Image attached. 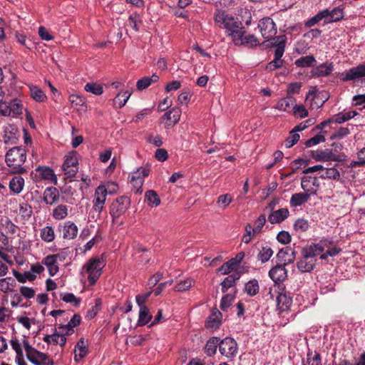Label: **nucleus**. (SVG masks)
Listing matches in <instances>:
<instances>
[{
	"mask_svg": "<svg viewBox=\"0 0 365 365\" xmlns=\"http://www.w3.org/2000/svg\"><path fill=\"white\" fill-rule=\"evenodd\" d=\"M235 263L236 262L235 259L229 260L220 267L219 272H220L222 274H229L234 269V265Z\"/></svg>",
	"mask_w": 365,
	"mask_h": 365,
	"instance_id": "obj_64",
	"label": "nucleus"
},
{
	"mask_svg": "<svg viewBox=\"0 0 365 365\" xmlns=\"http://www.w3.org/2000/svg\"><path fill=\"white\" fill-rule=\"evenodd\" d=\"M181 110L178 108H173L163 115V119L165 120V127L170 128L175 125L180 118Z\"/></svg>",
	"mask_w": 365,
	"mask_h": 365,
	"instance_id": "obj_21",
	"label": "nucleus"
},
{
	"mask_svg": "<svg viewBox=\"0 0 365 365\" xmlns=\"http://www.w3.org/2000/svg\"><path fill=\"white\" fill-rule=\"evenodd\" d=\"M41 237L46 242H51L55 239L54 230L51 226H46L41 230Z\"/></svg>",
	"mask_w": 365,
	"mask_h": 365,
	"instance_id": "obj_49",
	"label": "nucleus"
},
{
	"mask_svg": "<svg viewBox=\"0 0 365 365\" xmlns=\"http://www.w3.org/2000/svg\"><path fill=\"white\" fill-rule=\"evenodd\" d=\"M215 21L218 26L225 29L227 36L231 37L234 43H242L240 34L244 29L242 23L233 16L222 10H218L215 14Z\"/></svg>",
	"mask_w": 365,
	"mask_h": 365,
	"instance_id": "obj_1",
	"label": "nucleus"
},
{
	"mask_svg": "<svg viewBox=\"0 0 365 365\" xmlns=\"http://www.w3.org/2000/svg\"><path fill=\"white\" fill-rule=\"evenodd\" d=\"M32 213V207L29 204L25 202L20 204L19 214L24 220H28L31 217Z\"/></svg>",
	"mask_w": 365,
	"mask_h": 365,
	"instance_id": "obj_57",
	"label": "nucleus"
},
{
	"mask_svg": "<svg viewBox=\"0 0 365 365\" xmlns=\"http://www.w3.org/2000/svg\"><path fill=\"white\" fill-rule=\"evenodd\" d=\"M145 198L150 206L157 207L160 204V199L158 193L153 190H150L145 192Z\"/></svg>",
	"mask_w": 365,
	"mask_h": 365,
	"instance_id": "obj_45",
	"label": "nucleus"
},
{
	"mask_svg": "<svg viewBox=\"0 0 365 365\" xmlns=\"http://www.w3.org/2000/svg\"><path fill=\"white\" fill-rule=\"evenodd\" d=\"M232 202V197L231 195L227 193L220 195L216 201V205L220 209H226L230 203Z\"/></svg>",
	"mask_w": 365,
	"mask_h": 365,
	"instance_id": "obj_51",
	"label": "nucleus"
},
{
	"mask_svg": "<svg viewBox=\"0 0 365 365\" xmlns=\"http://www.w3.org/2000/svg\"><path fill=\"white\" fill-rule=\"evenodd\" d=\"M269 277L276 284H282L287 277V271L285 269V265L277 264L272 267L269 272Z\"/></svg>",
	"mask_w": 365,
	"mask_h": 365,
	"instance_id": "obj_17",
	"label": "nucleus"
},
{
	"mask_svg": "<svg viewBox=\"0 0 365 365\" xmlns=\"http://www.w3.org/2000/svg\"><path fill=\"white\" fill-rule=\"evenodd\" d=\"M324 171L319 176L322 179L339 180L340 178L339 172L334 168H324Z\"/></svg>",
	"mask_w": 365,
	"mask_h": 365,
	"instance_id": "obj_55",
	"label": "nucleus"
},
{
	"mask_svg": "<svg viewBox=\"0 0 365 365\" xmlns=\"http://www.w3.org/2000/svg\"><path fill=\"white\" fill-rule=\"evenodd\" d=\"M333 63H324L316 68L315 73L317 76H327L333 71Z\"/></svg>",
	"mask_w": 365,
	"mask_h": 365,
	"instance_id": "obj_42",
	"label": "nucleus"
},
{
	"mask_svg": "<svg viewBox=\"0 0 365 365\" xmlns=\"http://www.w3.org/2000/svg\"><path fill=\"white\" fill-rule=\"evenodd\" d=\"M272 299L276 297L277 309L279 312H288L292 304V297L283 284H273L269 289Z\"/></svg>",
	"mask_w": 365,
	"mask_h": 365,
	"instance_id": "obj_2",
	"label": "nucleus"
},
{
	"mask_svg": "<svg viewBox=\"0 0 365 365\" xmlns=\"http://www.w3.org/2000/svg\"><path fill=\"white\" fill-rule=\"evenodd\" d=\"M43 341L47 344H58L63 346L66 343V337L63 334L54 333L51 335H46L43 337Z\"/></svg>",
	"mask_w": 365,
	"mask_h": 365,
	"instance_id": "obj_33",
	"label": "nucleus"
},
{
	"mask_svg": "<svg viewBox=\"0 0 365 365\" xmlns=\"http://www.w3.org/2000/svg\"><path fill=\"white\" fill-rule=\"evenodd\" d=\"M296 100L292 96H287L280 99L275 106V108L287 113H292Z\"/></svg>",
	"mask_w": 365,
	"mask_h": 365,
	"instance_id": "obj_27",
	"label": "nucleus"
},
{
	"mask_svg": "<svg viewBox=\"0 0 365 365\" xmlns=\"http://www.w3.org/2000/svg\"><path fill=\"white\" fill-rule=\"evenodd\" d=\"M195 283V280L191 278H187L185 280L178 282L174 287L175 292H185L188 290Z\"/></svg>",
	"mask_w": 365,
	"mask_h": 365,
	"instance_id": "obj_52",
	"label": "nucleus"
},
{
	"mask_svg": "<svg viewBox=\"0 0 365 365\" xmlns=\"http://www.w3.org/2000/svg\"><path fill=\"white\" fill-rule=\"evenodd\" d=\"M26 357L34 365H53V361L47 354L32 347L29 341H23Z\"/></svg>",
	"mask_w": 365,
	"mask_h": 365,
	"instance_id": "obj_6",
	"label": "nucleus"
},
{
	"mask_svg": "<svg viewBox=\"0 0 365 365\" xmlns=\"http://www.w3.org/2000/svg\"><path fill=\"white\" fill-rule=\"evenodd\" d=\"M273 253L274 252L269 246H263L257 255V259L262 263H265L269 260Z\"/></svg>",
	"mask_w": 365,
	"mask_h": 365,
	"instance_id": "obj_44",
	"label": "nucleus"
},
{
	"mask_svg": "<svg viewBox=\"0 0 365 365\" xmlns=\"http://www.w3.org/2000/svg\"><path fill=\"white\" fill-rule=\"evenodd\" d=\"M58 230L62 233V237L65 240L74 239L78 232L77 225L71 221H66L58 225Z\"/></svg>",
	"mask_w": 365,
	"mask_h": 365,
	"instance_id": "obj_15",
	"label": "nucleus"
},
{
	"mask_svg": "<svg viewBox=\"0 0 365 365\" xmlns=\"http://www.w3.org/2000/svg\"><path fill=\"white\" fill-rule=\"evenodd\" d=\"M107 195L108 190L104 185H99L96 187L92 200V212L96 213V221L100 218L101 212L105 207Z\"/></svg>",
	"mask_w": 365,
	"mask_h": 365,
	"instance_id": "obj_7",
	"label": "nucleus"
},
{
	"mask_svg": "<svg viewBox=\"0 0 365 365\" xmlns=\"http://www.w3.org/2000/svg\"><path fill=\"white\" fill-rule=\"evenodd\" d=\"M266 222V217L264 215H261L255 222V226L253 227L251 226V231L252 232V235H256L262 231L263 226L264 225Z\"/></svg>",
	"mask_w": 365,
	"mask_h": 365,
	"instance_id": "obj_59",
	"label": "nucleus"
},
{
	"mask_svg": "<svg viewBox=\"0 0 365 365\" xmlns=\"http://www.w3.org/2000/svg\"><path fill=\"white\" fill-rule=\"evenodd\" d=\"M23 106L19 99H14L10 103L4 102L0 103V113L3 117L20 115L22 113Z\"/></svg>",
	"mask_w": 365,
	"mask_h": 365,
	"instance_id": "obj_11",
	"label": "nucleus"
},
{
	"mask_svg": "<svg viewBox=\"0 0 365 365\" xmlns=\"http://www.w3.org/2000/svg\"><path fill=\"white\" fill-rule=\"evenodd\" d=\"M158 80L159 76L154 73L151 76H145L139 79L136 83V87L138 90L143 91Z\"/></svg>",
	"mask_w": 365,
	"mask_h": 365,
	"instance_id": "obj_32",
	"label": "nucleus"
},
{
	"mask_svg": "<svg viewBox=\"0 0 365 365\" xmlns=\"http://www.w3.org/2000/svg\"><path fill=\"white\" fill-rule=\"evenodd\" d=\"M234 299H235V297L232 294H227L224 295L220 301V309L224 312L227 311V309L232 305V304L234 301Z\"/></svg>",
	"mask_w": 365,
	"mask_h": 365,
	"instance_id": "obj_58",
	"label": "nucleus"
},
{
	"mask_svg": "<svg viewBox=\"0 0 365 365\" xmlns=\"http://www.w3.org/2000/svg\"><path fill=\"white\" fill-rule=\"evenodd\" d=\"M358 115L355 110L348 111L346 113H339L331 118L332 122L341 124L343 123Z\"/></svg>",
	"mask_w": 365,
	"mask_h": 365,
	"instance_id": "obj_37",
	"label": "nucleus"
},
{
	"mask_svg": "<svg viewBox=\"0 0 365 365\" xmlns=\"http://www.w3.org/2000/svg\"><path fill=\"white\" fill-rule=\"evenodd\" d=\"M219 351L222 356L227 358L232 357L237 352V344L234 339L230 337H226L222 340L220 339Z\"/></svg>",
	"mask_w": 365,
	"mask_h": 365,
	"instance_id": "obj_13",
	"label": "nucleus"
},
{
	"mask_svg": "<svg viewBox=\"0 0 365 365\" xmlns=\"http://www.w3.org/2000/svg\"><path fill=\"white\" fill-rule=\"evenodd\" d=\"M130 96L131 92L129 91H124L120 92L113 99V103L115 106L121 108L125 105Z\"/></svg>",
	"mask_w": 365,
	"mask_h": 365,
	"instance_id": "obj_41",
	"label": "nucleus"
},
{
	"mask_svg": "<svg viewBox=\"0 0 365 365\" xmlns=\"http://www.w3.org/2000/svg\"><path fill=\"white\" fill-rule=\"evenodd\" d=\"M74 361L79 362L88 354V344L84 338H81L75 346Z\"/></svg>",
	"mask_w": 365,
	"mask_h": 365,
	"instance_id": "obj_23",
	"label": "nucleus"
},
{
	"mask_svg": "<svg viewBox=\"0 0 365 365\" xmlns=\"http://www.w3.org/2000/svg\"><path fill=\"white\" fill-rule=\"evenodd\" d=\"M326 11H320L318 12L316 15H314L313 17L309 19L307 21L304 22V26L307 28H311L316 25L317 23H319L322 20H325L326 17Z\"/></svg>",
	"mask_w": 365,
	"mask_h": 365,
	"instance_id": "obj_50",
	"label": "nucleus"
},
{
	"mask_svg": "<svg viewBox=\"0 0 365 365\" xmlns=\"http://www.w3.org/2000/svg\"><path fill=\"white\" fill-rule=\"evenodd\" d=\"M30 96L36 102L42 103L47 100V96L39 87L30 85L29 86Z\"/></svg>",
	"mask_w": 365,
	"mask_h": 365,
	"instance_id": "obj_31",
	"label": "nucleus"
},
{
	"mask_svg": "<svg viewBox=\"0 0 365 365\" xmlns=\"http://www.w3.org/2000/svg\"><path fill=\"white\" fill-rule=\"evenodd\" d=\"M68 207L65 205H59L53 210V217L61 220L68 216Z\"/></svg>",
	"mask_w": 365,
	"mask_h": 365,
	"instance_id": "obj_47",
	"label": "nucleus"
},
{
	"mask_svg": "<svg viewBox=\"0 0 365 365\" xmlns=\"http://www.w3.org/2000/svg\"><path fill=\"white\" fill-rule=\"evenodd\" d=\"M36 170L42 179L48 180L53 184L57 183V178L51 168L46 166H40Z\"/></svg>",
	"mask_w": 365,
	"mask_h": 365,
	"instance_id": "obj_29",
	"label": "nucleus"
},
{
	"mask_svg": "<svg viewBox=\"0 0 365 365\" xmlns=\"http://www.w3.org/2000/svg\"><path fill=\"white\" fill-rule=\"evenodd\" d=\"M294 230L297 233H302L309 228V222L304 218H298L293 225Z\"/></svg>",
	"mask_w": 365,
	"mask_h": 365,
	"instance_id": "obj_46",
	"label": "nucleus"
},
{
	"mask_svg": "<svg viewBox=\"0 0 365 365\" xmlns=\"http://www.w3.org/2000/svg\"><path fill=\"white\" fill-rule=\"evenodd\" d=\"M59 199V192L54 187H47L43 192V201L46 205H51Z\"/></svg>",
	"mask_w": 365,
	"mask_h": 365,
	"instance_id": "obj_28",
	"label": "nucleus"
},
{
	"mask_svg": "<svg viewBox=\"0 0 365 365\" xmlns=\"http://www.w3.org/2000/svg\"><path fill=\"white\" fill-rule=\"evenodd\" d=\"M26 159V150L21 147L11 148L6 155V165L9 167L10 171L14 173H21L26 171L23 167Z\"/></svg>",
	"mask_w": 365,
	"mask_h": 365,
	"instance_id": "obj_3",
	"label": "nucleus"
},
{
	"mask_svg": "<svg viewBox=\"0 0 365 365\" xmlns=\"http://www.w3.org/2000/svg\"><path fill=\"white\" fill-rule=\"evenodd\" d=\"M245 31L243 29L242 31V34H240V38L242 41V43H235L236 46H240V45H250V46H257L259 42L257 39V38L252 34H249L247 36H245Z\"/></svg>",
	"mask_w": 365,
	"mask_h": 365,
	"instance_id": "obj_43",
	"label": "nucleus"
},
{
	"mask_svg": "<svg viewBox=\"0 0 365 365\" xmlns=\"http://www.w3.org/2000/svg\"><path fill=\"white\" fill-rule=\"evenodd\" d=\"M245 292L250 297L255 296L259 291L258 281L255 279L250 280L245 284Z\"/></svg>",
	"mask_w": 365,
	"mask_h": 365,
	"instance_id": "obj_38",
	"label": "nucleus"
},
{
	"mask_svg": "<svg viewBox=\"0 0 365 365\" xmlns=\"http://www.w3.org/2000/svg\"><path fill=\"white\" fill-rule=\"evenodd\" d=\"M258 28L265 41L272 39L276 40L274 36L277 32V29L272 19L266 17L261 19L259 21Z\"/></svg>",
	"mask_w": 365,
	"mask_h": 365,
	"instance_id": "obj_9",
	"label": "nucleus"
},
{
	"mask_svg": "<svg viewBox=\"0 0 365 365\" xmlns=\"http://www.w3.org/2000/svg\"><path fill=\"white\" fill-rule=\"evenodd\" d=\"M307 247L302 250V258L297 262L298 269L302 272H309L314 269L317 259Z\"/></svg>",
	"mask_w": 365,
	"mask_h": 365,
	"instance_id": "obj_10",
	"label": "nucleus"
},
{
	"mask_svg": "<svg viewBox=\"0 0 365 365\" xmlns=\"http://www.w3.org/2000/svg\"><path fill=\"white\" fill-rule=\"evenodd\" d=\"M62 170L64 173L65 178L70 179L71 181V179L78 171V160L76 152H71L65 156Z\"/></svg>",
	"mask_w": 365,
	"mask_h": 365,
	"instance_id": "obj_8",
	"label": "nucleus"
},
{
	"mask_svg": "<svg viewBox=\"0 0 365 365\" xmlns=\"http://www.w3.org/2000/svg\"><path fill=\"white\" fill-rule=\"evenodd\" d=\"M13 274L19 282L25 283L27 281L33 282L36 279V276L30 271L20 273L16 270L13 271Z\"/></svg>",
	"mask_w": 365,
	"mask_h": 365,
	"instance_id": "obj_40",
	"label": "nucleus"
},
{
	"mask_svg": "<svg viewBox=\"0 0 365 365\" xmlns=\"http://www.w3.org/2000/svg\"><path fill=\"white\" fill-rule=\"evenodd\" d=\"M220 346V338L212 337L206 343L205 346V353L209 356H213L216 351L217 347Z\"/></svg>",
	"mask_w": 365,
	"mask_h": 365,
	"instance_id": "obj_35",
	"label": "nucleus"
},
{
	"mask_svg": "<svg viewBox=\"0 0 365 365\" xmlns=\"http://www.w3.org/2000/svg\"><path fill=\"white\" fill-rule=\"evenodd\" d=\"M289 215L287 208H281L272 212L268 216V220L271 224H279L285 220Z\"/></svg>",
	"mask_w": 365,
	"mask_h": 365,
	"instance_id": "obj_25",
	"label": "nucleus"
},
{
	"mask_svg": "<svg viewBox=\"0 0 365 365\" xmlns=\"http://www.w3.org/2000/svg\"><path fill=\"white\" fill-rule=\"evenodd\" d=\"M15 282L11 277H6L0 279V291L7 293L12 290L14 287Z\"/></svg>",
	"mask_w": 365,
	"mask_h": 365,
	"instance_id": "obj_53",
	"label": "nucleus"
},
{
	"mask_svg": "<svg viewBox=\"0 0 365 365\" xmlns=\"http://www.w3.org/2000/svg\"><path fill=\"white\" fill-rule=\"evenodd\" d=\"M277 258L282 265L290 264L295 259V251L291 247H286L278 252L277 254Z\"/></svg>",
	"mask_w": 365,
	"mask_h": 365,
	"instance_id": "obj_20",
	"label": "nucleus"
},
{
	"mask_svg": "<svg viewBox=\"0 0 365 365\" xmlns=\"http://www.w3.org/2000/svg\"><path fill=\"white\" fill-rule=\"evenodd\" d=\"M86 91L91 93L94 95L99 96L103 92V86L97 83H87L84 87Z\"/></svg>",
	"mask_w": 365,
	"mask_h": 365,
	"instance_id": "obj_54",
	"label": "nucleus"
},
{
	"mask_svg": "<svg viewBox=\"0 0 365 365\" xmlns=\"http://www.w3.org/2000/svg\"><path fill=\"white\" fill-rule=\"evenodd\" d=\"M150 171V169L149 167L144 166L137 168L135 171L132 173L130 182L136 192H138L141 189L144 179L145 177L148 176Z\"/></svg>",
	"mask_w": 365,
	"mask_h": 365,
	"instance_id": "obj_12",
	"label": "nucleus"
},
{
	"mask_svg": "<svg viewBox=\"0 0 365 365\" xmlns=\"http://www.w3.org/2000/svg\"><path fill=\"white\" fill-rule=\"evenodd\" d=\"M140 254L139 261L142 264H147L150 261L148 250L142 245H138L135 248V255Z\"/></svg>",
	"mask_w": 365,
	"mask_h": 365,
	"instance_id": "obj_56",
	"label": "nucleus"
},
{
	"mask_svg": "<svg viewBox=\"0 0 365 365\" xmlns=\"http://www.w3.org/2000/svg\"><path fill=\"white\" fill-rule=\"evenodd\" d=\"M308 195L304 192H297L292 195L289 200V205L291 207H297L302 206L303 204L308 202L309 200Z\"/></svg>",
	"mask_w": 365,
	"mask_h": 365,
	"instance_id": "obj_30",
	"label": "nucleus"
},
{
	"mask_svg": "<svg viewBox=\"0 0 365 365\" xmlns=\"http://www.w3.org/2000/svg\"><path fill=\"white\" fill-rule=\"evenodd\" d=\"M152 319V315L150 313L148 307H140L139 310V316L138 324L139 326H144L148 324Z\"/></svg>",
	"mask_w": 365,
	"mask_h": 365,
	"instance_id": "obj_39",
	"label": "nucleus"
},
{
	"mask_svg": "<svg viewBox=\"0 0 365 365\" xmlns=\"http://www.w3.org/2000/svg\"><path fill=\"white\" fill-rule=\"evenodd\" d=\"M326 11V17L324 24H328L333 22H337L343 19L344 16V7L337 6L334 8L332 10L324 9Z\"/></svg>",
	"mask_w": 365,
	"mask_h": 365,
	"instance_id": "obj_19",
	"label": "nucleus"
},
{
	"mask_svg": "<svg viewBox=\"0 0 365 365\" xmlns=\"http://www.w3.org/2000/svg\"><path fill=\"white\" fill-rule=\"evenodd\" d=\"M129 21L131 26L135 31H139L140 26L142 24V20L139 14H133L129 16Z\"/></svg>",
	"mask_w": 365,
	"mask_h": 365,
	"instance_id": "obj_63",
	"label": "nucleus"
},
{
	"mask_svg": "<svg viewBox=\"0 0 365 365\" xmlns=\"http://www.w3.org/2000/svg\"><path fill=\"white\" fill-rule=\"evenodd\" d=\"M333 243L332 240L323 237L317 243H312L306 247L315 256L322 253L326 249L329 248Z\"/></svg>",
	"mask_w": 365,
	"mask_h": 365,
	"instance_id": "obj_18",
	"label": "nucleus"
},
{
	"mask_svg": "<svg viewBox=\"0 0 365 365\" xmlns=\"http://www.w3.org/2000/svg\"><path fill=\"white\" fill-rule=\"evenodd\" d=\"M222 322V314L217 309H213L211 314L206 321V327L207 329L215 330L218 329Z\"/></svg>",
	"mask_w": 365,
	"mask_h": 365,
	"instance_id": "obj_22",
	"label": "nucleus"
},
{
	"mask_svg": "<svg viewBox=\"0 0 365 365\" xmlns=\"http://www.w3.org/2000/svg\"><path fill=\"white\" fill-rule=\"evenodd\" d=\"M106 262L102 257L91 258L83 265V269L88 274L87 279L90 285H94L102 274Z\"/></svg>",
	"mask_w": 365,
	"mask_h": 365,
	"instance_id": "obj_4",
	"label": "nucleus"
},
{
	"mask_svg": "<svg viewBox=\"0 0 365 365\" xmlns=\"http://www.w3.org/2000/svg\"><path fill=\"white\" fill-rule=\"evenodd\" d=\"M58 256L47 255L42 259V264L46 267L51 277L55 276L58 270V265L56 261Z\"/></svg>",
	"mask_w": 365,
	"mask_h": 365,
	"instance_id": "obj_26",
	"label": "nucleus"
},
{
	"mask_svg": "<svg viewBox=\"0 0 365 365\" xmlns=\"http://www.w3.org/2000/svg\"><path fill=\"white\" fill-rule=\"evenodd\" d=\"M61 299L66 303H71L74 306H78L81 299L76 297L73 293H64L61 294Z\"/></svg>",
	"mask_w": 365,
	"mask_h": 365,
	"instance_id": "obj_60",
	"label": "nucleus"
},
{
	"mask_svg": "<svg viewBox=\"0 0 365 365\" xmlns=\"http://www.w3.org/2000/svg\"><path fill=\"white\" fill-rule=\"evenodd\" d=\"M24 186V180L21 176H15L9 182V188L14 194H19Z\"/></svg>",
	"mask_w": 365,
	"mask_h": 365,
	"instance_id": "obj_34",
	"label": "nucleus"
},
{
	"mask_svg": "<svg viewBox=\"0 0 365 365\" xmlns=\"http://www.w3.org/2000/svg\"><path fill=\"white\" fill-rule=\"evenodd\" d=\"M287 38L284 35L278 36L276 37L275 42L272 43L275 48L274 58L277 59H282L285 51Z\"/></svg>",
	"mask_w": 365,
	"mask_h": 365,
	"instance_id": "obj_24",
	"label": "nucleus"
},
{
	"mask_svg": "<svg viewBox=\"0 0 365 365\" xmlns=\"http://www.w3.org/2000/svg\"><path fill=\"white\" fill-rule=\"evenodd\" d=\"M299 135L297 133L292 130L290 132V135L287 139L284 140V146L287 148H289L295 145L299 140Z\"/></svg>",
	"mask_w": 365,
	"mask_h": 365,
	"instance_id": "obj_62",
	"label": "nucleus"
},
{
	"mask_svg": "<svg viewBox=\"0 0 365 365\" xmlns=\"http://www.w3.org/2000/svg\"><path fill=\"white\" fill-rule=\"evenodd\" d=\"M292 113L294 116H298L301 118H305L308 115V111L303 105H294Z\"/></svg>",
	"mask_w": 365,
	"mask_h": 365,
	"instance_id": "obj_61",
	"label": "nucleus"
},
{
	"mask_svg": "<svg viewBox=\"0 0 365 365\" xmlns=\"http://www.w3.org/2000/svg\"><path fill=\"white\" fill-rule=\"evenodd\" d=\"M240 277V275L237 272L230 274L225 277V279L221 282L222 292L225 293L229 288L233 287L235 284L236 281L239 279Z\"/></svg>",
	"mask_w": 365,
	"mask_h": 365,
	"instance_id": "obj_36",
	"label": "nucleus"
},
{
	"mask_svg": "<svg viewBox=\"0 0 365 365\" xmlns=\"http://www.w3.org/2000/svg\"><path fill=\"white\" fill-rule=\"evenodd\" d=\"M312 158L317 161H338L339 156L331 149L317 150L312 151Z\"/></svg>",
	"mask_w": 365,
	"mask_h": 365,
	"instance_id": "obj_16",
	"label": "nucleus"
},
{
	"mask_svg": "<svg viewBox=\"0 0 365 365\" xmlns=\"http://www.w3.org/2000/svg\"><path fill=\"white\" fill-rule=\"evenodd\" d=\"M130 205V200L128 196H120L117 197L110 205V215L112 217V222L118 225H122L123 221L119 219L123 216Z\"/></svg>",
	"mask_w": 365,
	"mask_h": 365,
	"instance_id": "obj_5",
	"label": "nucleus"
},
{
	"mask_svg": "<svg viewBox=\"0 0 365 365\" xmlns=\"http://www.w3.org/2000/svg\"><path fill=\"white\" fill-rule=\"evenodd\" d=\"M301 187L304 191V193L308 195L310 197L312 195L317 194L319 182L316 177L304 176L301 180Z\"/></svg>",
	"mask_w": 365,
	"mask_h": 365,
	"instance_id": "obj_14",
	"label": "nucleus"
},
{
	"mask_svg": "<svg viewBox=\"0 0 365 365\" xmlns=\"http://www.w3.org/2000/svg\"><path fill=\"white\" fill-rule=\"evenodd\" d=\"M315 62L316 60L313 56H306L297 59L294 64L297 67L304 68L312 66Z\"/></svg>",
	"mask_w": 365,
	"mask_h": 365,
	"instance_id": "obj_48",
	"label": "nucleus"
}]
</instances>
